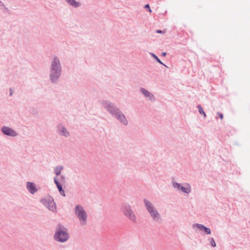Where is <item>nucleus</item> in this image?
Wrapping results in <instances>:
<instances>
[{
    "instance_id": "1",
    "label": "nucleus",
    "mask_w": 250,
    "mask_h": 250,
    "mask_svg": "<svg viewBox=\"0 0 250 250\" xmlns=\"http://www.w3.org/2000/svg\"><path fill=\"white\" fill-rule=\"evenodd\" d=\"M54 237L56 240L63 242L68 239L69 236L64 227L59 225Z\"/></svg>"
},
{
    "instance_id": "2",
    "label": "nucleus",
    "mask_w": 250,
    "mask_h": 250,
    "mask_svg": "<svg viewBox=\"0 0 250 250\" xmlns=\"http://www.w3.org/2000/svg\"><path fill=\"white\" fill-rule=\"evenodd\" d=\"M75 213L79 218L81 224L83 225L86 224L87 220V213L84 210V208L79 206L77 205L75 208Z\"/></svg>"
},
{
    "instance_id": "3",
    "label": "nucleus",
    "mask_w": 250,
    "mask_h": 250,
    "mask_svg": "<svg viewBox=\"0 0 250 250\" xmlns=\"http://www.w3.org/2000/svg\"><path fill=\"white\" fill-rule=\"evenodd\" d=\"M60 75V61L57 58H54L52 63V72L51 74V79L54 81Z\"/></svg>"
},
{
    "instance_id": "4",
    "label": "nucleus",
    "mask_w": 250,
    "mask_h": 250,
    "mask_svg": "<svg viewBox=\"0 0 250 250\" xmlns=\"http://www.w3.org/2000/svg\"><path fill=\"white\" fill-rule=\"evenodd\" d=\"M144 203L147 210L150 213L152 218L155 220H158L160 218V215L158 211L155 209L152 203L146 199L144 200Z\"/></svg>"
},
{
    "instance_id": "5",
    "label": "nucleus",
    "mask_w": 250,
    "mask_h": 250,
    "mask_svg": "<svg viewBox=\"0 0 250 250\" xmlns=\"http://www.w3.org/2000/svg\"><path fill=\"white\" fill-rule=\"evenodd\" d=\"M122 211L124 215L133 222L136 221V216L129 205L125 204L122 205Z\"/></svg>"
},
{
    "instance_id": "6",
    "label": "nucleus",
    "mask_w": 250,
    "mask_h": 250,
    "mask_svg": "<svg viewBox=\"0 0 250 250\" xmlns=\"http://www.w3.org/2000/svg\"><path fill=\"white\" fill-rule=\"evenodd\" d=\"M108 110L111 113H115L116 117L118 119L120 120L123 124L125 125L127 124V120L125 118V116L122 113H119V110L117 108H115L111 104H109L108 107Z\"/></svg>"
},
{
    "instance_id": "7",
    "label": "nucleus",
    "mask_w": 250,
    "mask_h": 250,
    "mask_svg": "<svg viewBox=\"0 0 250 250\" xmlns=\"http://www.w3.org/2000/svg\"><path fill=\"white\" fill-rule=\"evenodd\" d=\"M192 227L194 229H198L200 230H203L207 234H210L211 233L210 229L202 224H194L192 225Z\"/></svg>"
},
{
    "instance_id": "8",
    "label": "nucleus",
    "mask_w": 250,
    "mask_h": 250,
    "mask_svg": "<svg viewBox=\"0 0 250 250\" xmlns=\"http://www.w3.org/2000/svg\"><path fill=\"white\" fill-rule=\"evenodd\" d=\"M2 131L4 134L7 135L15 136L17 135L16 133L13 130L8 127H2Z\"/></svg>"
},
{
    "instance_id": "9",
    "label": "nucleus",
    "mask_w": 250,
    "mask_h": 250,
    "mask_svg": "<svg viewBox=\"0 0 250 250\" xmlns=\"http://www.w3.org/2000/svg\"><path fill=\"white\" fill-rule=\"evenodd\" d=\"M27 188L32 194L35 193L37 191L35 185L33 183L28 182L27 183Z\"/></svg>"
},
{
    "instance_id": "10",
    "label": "nucleus",
    "mask_w": 250,
    "mask_h": 250,
    "mask_svg": "<svg viewBox=\"0 0 250 250\" xmlns=\"http://www.w3.org/2000/svg\"><path fill=\"white\" fill-rule=\"evenodd\" d=\"M173 186L174 188H176L179 191H180L184 193L187 192V189L186 188L181 186L180 184L177 183H173Z\"/></svg>"
},
{
    "instance_id": "11",
    "label": "nucleus",
    "mask_w": 250,
    "mask_h": 250,
    "mask_svg": "<svg viewBox=\"0 0 250 250\" xmlns=\"http://www.w3.org/2000/svg\"><path fill=\"white\" fill-rule=\"evenodd\" d=\"M54 182H55V184H56L57 188L60 192V193L62 195L64 196H65L64 191L62 189V186L59 184V183L57 181L56 178H55V179H54Z\"/></svg>"
},
{
    "instance_id": "12",
    "label": "nucleus",
    "mask_w": 250,
    "mask_h": 250,
    "mask_svg": "<svg viewBox=\"0 0 250 250\" xmlns=\"http://www.w3.org/2000/svg\"><path fill=\"white\" fill-rule=\"evenodd\" d=\"M141 91L145 96L149 98L150 99H152L153 97V96L147 90L145 89H141Z\"/></svg>"
},
{
    "instance_id": "13",
    "label": "nucleus",
    "mask_w": 250,
    "mask_h": 250,
    "mask_svg": "<svg viewBox=\"0 0 250 250\" xmlns=\"http://www.w3.org/2000/svg\"><path fill=\"white\" fill-rule=\"evenodd\" d=\"M70 5L74 7H78L80 5V3L77 2L75 0H66Z\"/></svg>"
},
{
    "instance_id": "14",
    "label": "nucleus",
    "mask_w": 250,
    "mask_h": 250,
    "mask_svg": "<svg viewBox=\"0 0 250 250\" xmlns=\"http://www.w3.org/2000/svg\"><path fill=\"white\" fill-rule=\"evenodd\" d=\"M48 208L51 210H54L55 209V203L53 201H51L49 203Z\"/></svg>"
},
{
    "instance_id": "15",
    "label": "nucleus",
    "mask_w": 250,
    "mask_h": 250,
    "mask_svg": "<svg viewBox=\"0 0 250 250\" xmlns=\"http://www.w3.org/2000/svg\"><path fill=\"white\" fill-rule=\"evenodd\" d=\"M198 109L199 112L201 114L203 115L205 118H206L207 116L206 114L205 113V112L204 111L202 107L200 105H198Z\"/></svg>"
},
{
    "instance_id": "16",
    "label": "nucleus",
    "mask_w": 250,
    "mask_h": 250,
    "mask_svg": "<svg viewBox=\"0 0 250 250\" xmlns=\"http://www.w3.org/2000/svg\"><path fill=\"white\" fill-rule=\"evenodd\" d=\"M60 133L61 135H63L64 136H67L69 135L68 132H67L66 129L64 128H62V130L60 131Z\"/></svg>"
},
{
    "instance_id": "17",
    "label": "nucleus",
    "mask_w": 250,
    "mask_h": 250,
    "mask_svg": "<svg viewBox=\"0 0 250 250\" xmlns=\"http://www.w3.org/2000/svg\"><path fill=\"white\" fill-rule=\"evenodd\" d=\"M62 169V167H57L55 169V173L57 175H59Z\"/></svg>"
},
{
    "instance_id": "18",
    "label": "nucleus",
    "mask_w": 250,
    "mask_h": 250,
    "mask_svg": "<svg viewBox=\"0 0 250 250\" xmlns=\"http://www.w3.org/2000/svg\"><path fill=\"white\" fill-rule=\"evenodd\" d=\"M209 240L210 241V245H211V247L214 248L216 246V243L213 238H210L209 239Z\"/></svg>"
},
{
    "instance_id": "19",
    "label": "nucleus",
    "mask_w": 250,
    "mask_h": 250,
    "mask_svg": "<svg viewBox=\"0 0 250 250\" xmlns=\"http://www.w3.org/2000/svg\"><path fill=\"white\" fill-rule=\"evenodd\" d=\"M153 56L156 59V60L160 63L162 64L161 61L158 59V58L155 55H153Z\"/></svg>"
},
{
    "instance_id": "20",
    "label": "nucleus",
    "mask_w": 250,
    "mask_h": 250,
    "mask_svg": "<svg viewBox=\"0 0 250 250\" xmlns=\"http://www.w3.org/2000/svg\"><path fill=\"white\" fill-rule=\"evenodd\" d=\"M145 7H146V8H147V9H148L149 12H151V9H150V6H149V5L148 4H146V5H145Z\"/></svg>"
},
{
    "instance_id": "21",
    "label": "nucleus",
    "mask_w": 250,
    "mask_h": 250,
    "mask_svg": "<svg viewBox=\"0 0 250 250\" xmlns=\"http://www.w3.org/2000/svg\"><path fill=\"white\" fill-rule=\"evenodd\" d=\"M217 114L221 119L223 118V115L222 113L218 112Z\"/></svg>"
},
{
    "instance_id": "22",
    "label": "nucleus",
    "mask_w": 250,
    "mask_h": 250,
    "mask_svg": "<svg viewBox=\"0 0 250 250\" xmlns=\"http://www.w3.org/2000/svg\"><path fill=\"white\" fill-rule=\"evenodd\" d=\"M157 33H165V31H161V30H157Z\"/></svg>"
},
{
    "instance_id": "23",
    "label": "nucleus",
    "mask_w": 250,
    "mask_h": 250,
    "mask_svg": "<svg viewBox=\"0 0 250 250\" xmlns=\"http://www.w3.org/2000/svg\"><path fill=\"white\" fill-rule=\"evenodd\" d=\"M167 53L166 52H163L162 53V55L163 56H165L166 55Z\"/></svg>"
},
{
    "instance_id": "24",
    "label": "nucleus",
    "mask_w": 250,
    "mask_h": 250,
    "mask_svg": "<svg viewBox=\"0 0 250 250\" xmlns=\"http://www.w3.org/2000/svg\"><path fill=\"white\" fill-rule=\"evenodd\" d=\"M12 93H13V92L11 91V90H10V95H12Z\"/></svg>"
}]
</instances>
